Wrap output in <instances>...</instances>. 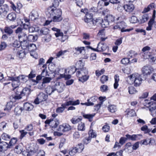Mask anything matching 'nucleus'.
<instances>
[{
	"mask_svg": "<svg viewBox=\"0 0 156 156\" xmlns=\"http://www.w3.org/2000/svg\"><path fill=\"white\" fill-rule=\"evenodd\" d=\"M62 11L60 9H57L53 7H49L46 12V14L48 17H52L54 22L61 21L62 18Z\"/></svg>",
	"mask_w": 156,
	"mask_h": 156,
	"instance_id": "f257e3e1",
	"label": "nucleus"
},
{
	"mask_svg": "<svg viewBox=\"0 0 156 156\" xmlns=\"http://www.w3.org/2000/svg\"><path fill=\"white\" fill-rule=\"evenodd\" d=\"M88 72L86 68H84L81 70L77 71L76 74L79 77V80L83 83L87 81L89 78V76L88 75Z\"/></svg>",
	"mask_w": 156,
	"mask_h": 156,
	"instance_id": "f03ea898",
	"label": "nucleus"
},
{
	"mask_svg": "<svg viewBox=\"0 0 156 156\" xmlns=\"http://www.w3.org/2000/svg\"><path fill=\"white\" fill-rule=\"evenodd\" d=\"M16 34H17L18 37L20 41L27 40V36L24 30L21 27H18L15 30Z\"/></svg>",
	"mask_w": 156,
	"mask_h": 156,
	"instance_id": "7ed1b4c3",
	"label": "nucleus"
},
{
	"mask_svg": "<svg viewBox=\"0 0 156 156\" xmlns=\"http://www.w3.org/2000/svg\"><path fill=\"white\" fill-rule=\"evenodd\" d=\"M129 80L134 83L135 87L139 86L141 83L142 78L138 75L133 74L129 76Z\"/></svg>",
	"mask_w": 156,
	"mask_h": 156,
	"instance_id": "20e7f679",
	"label": "nucleus"
},
{
	"mask_svg": "<svg viewBox=\"0 0 156 156\" xmlns=\"http://www.w3.org/2000/svg\"><path fill=\"white\" fill-rule=\"evenodd\" d=\"M126 27V23L123 21H121L117 23L116 25L114 26L113 29L120 30L121 32H128L131 30L130 29H125Z\"/></svg>",
	"mask_w": 156,
	"mask_h": 156,
	"instance_id": "39448f33",
	"label": "nucleus"
},
{
	"mask_svg": "<svg viewBox=\"0 0 156 156\" xmlns=\"http://www.w3.org/2000/svg\"><path fill=\"white\" fill-rule=\"evenodd\" d=\"M8 77V80L12 81V85L13 90L19 87L20 85V81L19 79V77L9 76Z\"/></svg>",
	"mask_w": 156,
	"mask_h": 156,
	"instance_id": "423d86ee",
	"label": "nucleus"
},
{
	"mask_svg": "<svg viewBox=\"0 0 156 156\" xmlns=\"http://www.w3.org/2000/svg\"><path fill=\"white\" fill-rule=\"evenodd\" d=\"M87 48L91 49L94 51L97 52L103 51L108 48V47L106 44L99 43L98 44L97 48H94L90 46H87Z\"/></svg>",
	"mask_w": 156,
	"mask_h": 156,
	"instance_id": "0eeeda50",
	"label": "nucleus"
},
{
	"mask_svg": "<svg viewBox=\"0 0 156 156\" xmlns=\"http://www.w3.org/2000/svg\"><path fill=\"white\" fill-rule=\"evenodd\" d=\"M129 2L128 3L124 5L123 7L125 12L130 13L134 10L135 7L134 5L131 3L133 1H129Z\"/></svg>",
	"mask_w": 156,
	"mask_h": 156,
	"instance_id": "6e6552de",
	"label": "nucleus"
},
{
	"mask_svg": "<svg viewBox=\"0 0 156 156\" xmlns=\"http://www.w3.org/2000/svg\"><path fill=\"white\" fill-rule=\"evenodd\" d=\"M9 11V7L7 5L5 4L3 5L0 8V16L4 18L6 15Z\"/></svg>",
	"mask_w": 156,
	"mask_h": 156,
	"instance_id": "1a4fd4ad",
	"label": "nucleus"
},
{
	"mask_svg": "<svg viewBox=\"0 0 156 156\" xmlns=\"http://www.w3.org/2000/svg\"><path fill=\"white\" fill-rule=\"evenodd\" d=\"M71 129V126L68 124L64 123L60 125L57 130L58 131L65 132L68 131Z\"/></svg>",
	"mask_w": 156,
	"mask_h": 156,
	"instance_id": "9d476101",
	"label": "nucleus"
},
{
	"mask_svg": "<svg viewBox=\"0 0 156 156\" xmlns=\"http://www.w3.org/2000/svg\"><path fill=\"white\" fill-rule=\"evenodd\" d=\"M46 124H50L52 128H55L59 124V120L57 119H55L54 120L49 119L46 120L45 121Z\"/></svg>",
	"mask_w": 156,
	"mask_h": 156,
	"instance_id": "9b49d317",
	"label": "nucleus"
},
{
	"mask_svg": "<svg viewBox=\"0 0 156 156\" xmlns=\"http://www.w3.org/2000/svg\"><path fill=\"white\" fill-rule=\"evenodd\" d=\"M29 18L31 20L35 21L39 18L38 13L37 11L33 10L30 13Z\"/></svg>",
	"mask_w": 156,
	"mask_h": 156,
	"instance_id": "f8f14e48",
	"label": "nucleus"
},
{
	"mask_svg": "<svg viewBox=\"0 0 156 156\" xmlns=\"http://www.w3.org/2000/svg\"><path fill=\"white\" fill-rule=\"evenodd\" d=\"M17 26L16 25H12L10 26H6L5 27L4 31L5 32L9 35H10L13 33L12 29L16 27Z\"/></svg>",
	"mask_w": 156,
	"mask_h": 156,
	"instance_id": "ddd939ff",
	"label": "nucleus"
},
{
	"mask_svg": "<svg viewBox=\"0 0 156 156\" xmlns=\"http://www.w3.org/2000/svg\"><path fill=\"white\" fill-rule=\"evenodd\" d=\"M10 148L9 144L6 142L1 141L0 142V151H6Z\"/></svg>",
	"mask_w": 156,
	"mask_h": 156,
	"instance_id": "4468645a",
	"label": "nucleus"
},
{
	"mask_svg": "<svg viewBox=\"0 0 156 156\" xmlns=\"http://www.w3.org/2000/svg\"><path fill=\"white\" fill-rule=\"evenodd\" d=\"M152 69L150 67L144 66L142 69V72L144 75H150L151 73Z\"/></svg>",
	"mask_w": 156,
	"mask_h": 156,
	"instance_id": "2eb2a0df",
	"label": "nucleus"
},
{
	"mask_svg": "<svg viewBox=\"0 0 156 156\" xmlns=\"http://www.w3.org/2000/svg\"><path fill=\"white\" fill-rule=\"evenodd\" d=\"M125 112L128 117H132L136 115L135 112L133 109H127Z\"/></svg>",
	"mask_w": 156,
	"mask_h": 156,
	"instance_id": "dca6fc26",
	"label": "nucleus"
},
{
	"mask_svg": "<svg viewBox=\"0 0 156 156\" xmlns=\"http://www.w3.org/2000/svg\"><path fill=\"white\" fill-rule=\"evenodd\" d=\"M21 43L19 41H15L12 44V46L14 48L13 49L14 51L19 50L20 49H21L20 46Z\"/></svg>",
	"mask_w": 156,
	"mask_h": 156,
	"instance_id": "f3484780",
	"label": "nucleus"
},
{
	"mask_svg": "<svg viewBox=\"0 0 156 156\" xmlns=\"http://www.w3.org/2000/svg\"><path fill=\"white\" fill-rule=\"evenodd\" d=\"M34 106L30 103L28 102L25 103L23 105V109L27 111H30L34 108Z\"/></svg>",
	"mask_w": 156,
	"mask_h": 156,
	"instance_id": "a211bd4d",
	"label": "nucleus"
},
{
	"mask_svg": "<svg viewBox=\"0 0 156 156\" xmlns=\"http://www.w3.org/2000/svg\"><path fill=\"white\" fill-rule=\"evenodd\" d=\"M98 99V97L96 96H94L90 97L89 99L87 100L88 103L90 104V106L94 105Z\"/></svg>",
	"mask_w": 156,
	"mask_h": 156,
	"instance_id": "6ab92c4d",
	"label": "nucleus"
},
{
	"mask_svg": "<svg viewBox=\"0 0 156 156\" xmlns=\"http://www.w3.org/2000/svg\"><path fill=\"white\" fill-rule=\"evenodd\" d=\"M77 69L76 67L74 66H72L68 67L67 69H65V72H66L68 71V73L70 74H74L76 71Z\"/></svg>",
	"mask_w": 156,
	"mask_h": 156,
	"instance_id": "aec40b11",
	"label": "nucleus"
},
{
	"mask_svg": "<svg viewBox=\"0 0 156 156\" xmlns=\"http://www.w3.org/2000/svg\"><path fill=\"white\" fill-rule=\"evenodd\" d=\"M93 14L92 13H87L85 16L83 20L85 22L94 20V19H93Z\"/></svg>",
	"mask_w": 156,
	"mask_h": 156,
	"instance_id": "412c9836",
	"label": "nucleus"
},
{
	"mask_svg": "<svg viewBox=\"0 0 156 156\" xmlns=\"http://www.w3.org/2000/svg\"><path fill=\"white\" fill-rule=\"evenodd\" d=\"M37 96L41 102L45 101L48 98V95L42 92L40 93Z\"/></svg>",
	"mask_w": 156,
	"mask_h": 156,
	"instance_id": "4be33fe9",
	"label": "nucleus"
},
{
	"mask_svg": "<svg viewBox=\"0 0 156 156\" xmlns=\"http://www.w3.org/2000/svg\"><path fill=\"white\" fill-rule=\"evenodd\" d=\"M20 43H21V49L22 48L23 50H24L27 48H28V47L29 46V44L28 42L27 41V40H23L22 41H21Z\"/></svg>",
	"mask_w": 156,
	"mask_h": 156,
	"instance_id": "5701e85b",
	"label": "nucleus"
},
{
	"mask_svg": "<svg viewBox=\"0 0 156 156\" xmlns=\"http://www.w3.org/2000/svg\"><path fill=\"white\" fill-rule=\"evenodd\" d=\"M16 51L17 53L16 55L19 58H23L24 57L26 54L25 51L24 50H20Z\"/></svg>",
	"mask_w": 156,
	"mask_h": 156,
	"instance_id": "b1692460",
	"label": "nucleus"
},
{
	"mask_svg": "<svg viewBox=\"0 0 156 156\" xmlns=\"http://www.w3.org/2000/svg\"><path fill=\"white\" fill-rule=\"evenodd\" d=\"M37 39V36L36 35H34L32 34L29 35L27 36V39L29 41L31 42H34L36 41Z\"/></svg>",
	"mask_w": 156,
	"mask_h": 156,
	"instance_id": "393cba45",
	"label": "nucleus"
},
{
	"mask_svg": "<svg viewBox=\"0 0 156 156\" xmlns=\"http://www.w3.org/2000/svg\"><path fill=\"white\" fill-rule=\"evenodd\" d=\"M7 18L9 21H13L16 18V15L14 13L12 12L9 13L7 16Z\"/></svg>",
	"mask_w": 156,
	"mask_h": 156,
	"instance_id": "a878e982",
	"label": "nucleus"
},
{
	"mask_svg": "<svg viewBox=\"0 0 156 156\" xmlns=\"http://www.w3.org/2000/svg\"><path fill=\"white\" fill-rule=\"evenodd\" d=\"M84 65V63L83 62L82 60H80L77 61L76 64V66L78 68L79 70H81L84 68H86L83 67Z\"/></svg>",
	"mask_w": 156,
	"mask_h": 156,
	"instance_id": "bb28decb",
	"label": "nucleus"
},
{
	"mask_svg": "<svg viewBox=\"0 0 156 156\" xmlns=\"http://www.w3.org/2000/svg\"><path fill=\"white\" fill-rule=\"evenodd\" d=\"M30 88L25 87L23 90L22 91H20V92L23 96L25 95L27 96L30 94Z\"/></svg>",
	"mask_w": 156,
	"mask_h": 156,
	"instance_id": "cd10ccee",
	"label": "nucleus"
},
{
	"mask_svg": "<svg viewBox=\"0 0 156 156\" xmlns=\"http://www.w3.org/2000/svg\"><path fill=\"white\" fill-rule=\"evenodd\" d=\"M56 89L54 87L50 86H48L45 89L46 92L49 95H50L53 92L55 91Z\"/></svg>",
	"mask_w": 156,
	"mask_h": 156,
	"instance_id": "c85d7f7f",
	"label": "nucleus"
},
{
	"mask_svg": "<svg viewBox=\"0 0 156 156\" xmlns=\"http://www.w3.org/2000/svg\"><path fill=\"white\" fill-rule=\"evenodd\" d=\"M49 30L48 29L45 27L43 28L40 30L38 31V32L39 34L40 35H46L47 34H49L48 33V31Z\"/></svg>",
	"mask_w": 156,
	"mask_h": 156,
	"instance_id": "c756f323",
	"label": "nucleus"
},
{
	"mask_svg": "<svg viewBox=\"0 0 156 156\" xmlns=\"http://www.w3.org/2000/svg\"><path fill=\"white\" fill-rule=\"evenodd\" d=\"M139 135H130L129 134H126V136L128 139L131 140H135L139 139L138 137Z\"/></svg>",
	"mask_w": 156,
	"mask_h": 156,
	"instance_id": "7c9ffc66",
	"label": "nucleus"
},
{
	"mask_svg": "<svg viewBox=\"0 0 156 156\" xmlns=\"http://www.w3.org/2000/svg\"><path fill=\"white\" fill-rule=\"evenodd\" d=\"M155 5V4L154 3H151L147 8H144L143 12L144 13H146L149 11L151 9L154 8Z\"/></svg>",
	"mask_w": 156,
	"mask_h": 156,
	"instance_id": "2f4dec72",
	"label": "nucleus"
},
{
	"mask_svg": "<svg viewBox=\"0 0 156 156\" xmlns=\"http://www.w3.org/2000/svg\"><path fill=\"white\" fill-rule=\"evenodd\" d=\"M115 83L114 84V87L115 89L117 88L119 86L118 82L119 80V76L118 74L115 75L114 76Z\"/></svg>",
	"mask_w": 156,
	"mask_h": 156,
	"instance_id": "473e14b6",
	"label": "nucleus"
},
{
	"mask_svg": "<svg viewBox=\"0 0 156 156\" xmlns=\"http://www.w3.org/2000/svg\"><path fill=\"white\" fill-rule=\"evenodd\" d=\"M37 49V48L36 45L33 43L30 44L28 48V51L31 52L36 51Z\"/></svg>",
	"mask_w": 156,
	"mask_h": 156,
	"instance_id": "72a5a7b5",
	"label": "nucleus"
},
{
	"mask_svg": "<svg viewBox=\"0 0 156 156\" xmlns=\"http://www.w3.org/2000/svg\"><path fill=\"white\" fill-rule=\"evenodd\" d=\"M85 22L87 23V27L89 28L90 29L94 28V27L95 26V25L94 20Z\"/></svg>",
	"mask_w": 156,
	"mask_h": 156,
	"instance_id": "f704fd0d",
	"label": "nucleus"
},
{
	"mask_svg": "<svg viewBox=\"0 0 156 156\" xmlns=\"http://www.w3.org/2000/svg\"><path fill=\"white\" fill-rule=\"evenodd\" d=\"M149 19V17L148 15L147 14H145L143 15L141 18L140 19V23H143L147 21Z\"/></svg>",
	"mask_w": 156,
	"mask_h": 156,
	"instance_id": "c9c22d12",
	"label": "nucleus"
},
{
	"mask_svg": "<svg viewBox=\"0 0 156 156\" xmlns=\"http://www.w3.org/2000/svg\"><path fill=\"white\" fill-rule=\"evenodd\" d=\"M108 110L112 113L115 112L117 110L116 106L114 105H109L108 107Z\"/></svg>",
	"mask_w": 156,
	"mask_h": 156,
	"instance_id": "e433bc0d",
	"label": "nucleus"
},
{
	"mask_svg": "<svg viewBox=\"0 0 156 156\" xmlns=\"http://www.w3.org/2000/svg\"><path fill=\"white\" fill-rule=\"evenodd\" d=\"M1 137L5 140H9L11 138L10 135L5 133H3L1 135Z\"/></svg>",
	"mask_w": 156,
	"mask_h": 156,
	"instance_id": "4c0bfd02",
	"label": "nucleus"
},
{
	"mask_svg": "<svg viewBox=\"0 0 156 156\" xmlns=\"http://www.w3.org/2000/svg\"><path fill=\"white\" fill-rule=\"evenodd\" d=\"M95 115V113L92 114H83V116L84 118L88 119L91 122L92 121V119Z\"/></svg>",
	"mask_w": 156,
	"mask_h": 156,
	"instance_id": "58836bf2",
	"label": "nucleus"
},
{
	"mask_svg": "<svg viewBox=\"0 0 156 156\" xmlns=\"http://www.w3.org/2000/svg\"><path fill=\"white\" fill-rule=\"evenodd\" d=\"M79 130L84 131L85 129V126L84 123L81 122L79 123L77 126Z\"/></svg>",
	"mask_w": 156,
	"mask_h": 156,
	"instance_id": "ea45409f",
	"label": "nucleus"
},
{
	"mask_svg": "<svg viewBox=\"0 0 156 156\" xmlns=\"http://www.w3.org/2000/svg\"><path fill=\"white\" fill-rule=\"evenodd\" d=\"M15 93L16 95L12 96V98H14V100H15L21 99L23 96L20 92H18V91H17L15 92Z\"/></svg>",
	"mask_w": 156,
	"mask_h": 156,
	"instance_id": "a19ab883",
	"label": "nucleus"
},
{
	"mask_svg": "<svg viewBox=\"0 0 156 156\" xmlns=\"http://www.w3.org/2000/svg\"><path fill=\"white\" fill-rule=\"evenodd\" d=\"M23 109L22 107L20 106H17L14 109V112L16 115H19L21 114Z\"/></svg>",
	"mask_w": 156,
	"mask_h": 156,
	"instance_id": "79ce46f5",
	"label": "nucleus"
},
{
	"mask_svg": "<svg viewBox=\"0 0 156 156\" xmlns=\"http://www.w3.org/2000/svg\"><path fill=\"white\" fill-rule=\"evenodd\" d=\"M109 22L106 20L105 18L103 20L102 19V21L101 23V27L103 28H106L108 27L109 25Z\"/></svg>",
	"mask_w": 156,
	"mask_h": 156,
	"instance_id": "37998d69",
	"label": "nucleus"
},
{
	"mask_svg": "<svg viewBox=\"0 0 156 156\" xmlns=\"http://www.w3.org/2000/svg\"><path fill=\"white\" fill-rule=\"evenodd\" d=\"M19 132L20 134L19 137L20 139L22 140L27 133L28 132L24 129H22L19 131Z\"/></svg>",
	"mask_w": 156,
	"mask_h": 156,
	"instance_id": "c03bdc74",
	"label": "nucleus"
},
{
	"mask_svg": "<svg viewBox=\"0 0 156 156\" xmlns=\"http://www.w3.org/2000/svg\"><path fill=\"white\" fill-rule=\"evenodd\" d=\"M109 23L112 22L114 20V17L112 15L110 14L107 15L105 18Z\"/></svg>",
	"mask_w": 156,
	"mask_h": 156,
	"instance_id": "a18cd8bd",
	"label": "nucleus"
},
{
	"mask_svg": "<svg viewBox=\"0 0 156 156\" xmlns=\"http://www.w3.org/2000/svg\"><path fill=\"white\" fill-rule=\"evenodd\" d=\"M148 104L149 105V110L156 108V102L154 101L150 102L148 103Z\"/></svg>",
	"mask_w": 156,
	"mask_h": 156,
	"instance_id": "49530a36",
	"label": "nucleus"
},
{
	"mask_svg": "<svg viewBox=\"0 0 156 156\" xmlns=\"http://www.w3.org/2000/svg\"><path fill=\"white\" fill-rule=\"evenodd\" d=\"M82 119V118L81 117L77 118L75 117L73 118L72 119H71L70 121L72 123L75 124L80 121Z\"/></svg>",
	"mask_w": 156,
	"mask_h": 156,
	"instance_id": "de8ad7c7",
	"label": "nucleus"
},
{
	"mask_svg": "<svg viewBox=\"0 0 156 156\" xmlns=\"http://www.w3.org/2000/svg\"><path fill=\"white\" fill-rule=\"evenodd\" d=\"M130 58H124L121 60V63L125 65H127L130 62Z\"/></svg>",
	"mask_w": 156,
	"mask_h": 156,
	"instance_id": "09e8293b",
	"label": "nucleus"
},
{
	"mask_svg": "<svg viewBox=\"0 0 156 156\" xmlns=\"http://www.w3.org/2000/svg\"><path fill=\"white\" fill-rule=\"evenodd\" d=\"M63 104L61 105V107L58 108L56 109V112L57 113H62L63 112L65 108H66L65 106L63 105Z\"/></svg>",
	"mask_w": 156,
	"mask_h": 156,
	"instance_id": "8fccbe9b",
	"label": "nucleus"
},
{
	"mask_svg": "<svg viewBox=\"0 0 156 156\" xmlns=\"http://www.w3.org/2000/svg\"><path fill=\"white\" fill-rule=\"evenodd\" d=\"M128 92L130 94H133L137 92L136 89L133 86H130L128 87Z\"/></svg>",
	"mask_w": 156,
	"mask_h": 156,
	"instance_id": "3c124183",
	"label": "nucleus"
},
{
	"mask_svg": "<svg viewBox=\"0 0 156 156\" xmlns=\"http://www.w3.org/2000/svg\"><path fill=\"white\" fill-rule=\"evenodd\" d=\"M76 147L77 148L79 153L81 152L84 148V145L81 143L78 144Z\"/></svg>",
	"mask_w": 156,
	"mask_h": 156,
	"instance_id": "603ef678",
	"label": "nucleus"
},
{
	"mask_svg": "<svg viewBox=\"0 0 156 156\" xmlns=\"http://www.w3.org/2000/svg\"><path fill=\"white\" fill-rule=\"evenodd\" d=\"M14 151L17 154H20L22 152L23 149L21 146L17 145L15 147Z\"/></svg>",
	"mask_w": 156,
	"mask_h": 156,
	"instance_id": "864d4df0",
	"label": "nucleus"
},
{
	"mask_svg": "<svg viewBox=\"0 0 156 156\" xmlns=\"http://www.w3.org/2000/svg\"><path fill=\"white\" fill-rule=\"evenodd\" d=\"M10 141L8 144L10 148L11 146L15 145L16 143L17 140L16 138H13L12 139H10Z\"/></svg>",
	"mask_w": 156,
	"mask_h": 156,
	"instance_id": "5fc2aeb1",
	"label": "nucleus"
},
{
	"mask_svg": "<svg viewBox=\"0 0 156 156\" xmlns=\"http://www.w3.org/2000/svg\"><path fill=\"white\" fill-rule=\"evenodd\" d=\"M51 40V35L50 34H47L43 38V40L44 42H48L50 41Z\"/></svg>",
	"mask_w": 156,
	"mask_h": 156,
	"instance_id": "6e6d98bb",
	"label": "nucleus"
},
{
	"mask_svg": "<svg viewBox=\"0 0 156 156\" xmlns=\"http://www.w3.org/2000/svg\"><path fill=\"white\" fill-rule=\"evenodd\" d=\"M129 57V58H134L135 57L136 55H137L135 52L133 51H130L127 53Z\"/></svg>",
	"mask_w": 156,
	"mask_h": 156,
	"instance_id": "4d7b16f0",
	"label": "nucleus"
},
{
	"mask_svg": "<svg viewBox=\"0 0 156 156\" xmlns=\"http://www.w3.org/2000/svg\"><path fill=\"white\" fill-rule=\"evenodd\" d=\"M151 138L144 139L142 140L141 141V143L142 144L147 145L148 144H150L151 143Z\"/></svg>",
	"mask_w": 156,
	"mask_h": 156,
	"instance_id": "13d9d810",
	"label": "nucleus"
},
{
	"mask_svg": "<svg viewBox=\"0 0 156 156\" xmlns=\"http://www.w3.org/2000/svg\"><path fill=\"white\" fill-rule=\"evenodd\" d=\"M129 20L131 23H134L137 22L138 19L135 16H132L131 17L129 18Z\"/></svg>",
	"mask_w": 156,
	"mask_h": 156,
	"instance_id": "bf43d9fd",
	"label": "nucleus"
},
{
	"mask_svg": "<svg viewBox=\"0 0 156 156\" xmlns=\"http://www.w3.org/2000/svg\"><path fill=\"white\" fill-rule=\"evenodd\" d=\"M61 2V0H54L52 5L50 7H53L57 8L59 5V2Z\"/></svg>",
	"mask_w": 156,
	"mask_h": 156,
	"instance_id": "052dcab7",
	"label": "nucleus"
},
{
	"mask_svg": "<svg viewBox=\"0 0 156 156\" xmlns=\"http://www.w3.org/2000/svg\"><path fill=\"white\" fill-rule=\"evenodd\" d=\"M13 106V103L12 101H10L8 102L7 103L5 109H6L7 110H10L11 109Z\"/></svg>",
	"mask_w": 156,
	"mask_h": 156,
	"instance_id": "680f3d73",
	"label": "nucleus"
},
{
	"mask_svg": "<svg viewBox=\"0 0 156 156\" xmlns=\"http://www.w3.org/2000/svg\"><path fill=\"white\" fill-rule=\"evenodd\" d=\"M29 32H38L39 30L38 27H35L32 26L29 27L28 28Z\"/></svg>",
	"mask_w": 156,
	"mask_h": 156,
	"instance_id": "e2e57ef3",
	"label": "nucleus"
},
{
	"mask_svg": "<svg viewBox=\"0 0 156 156\" xmlns=\"http://www.w3.org/2000/svg\"><path fill=\"white\" fill-rule=\"evenodd\" d=\"M141 130L142 131H144L145 133H149L151 132V129L148 128V127L146 125L143 126L141 128Z\"/></svg>",
	"mask_w": 156,
	"mask_h": 156,
	"instance_id": "0e129e2a",
	"label": "nucleus"
},
{
	"mask_svg": "<svg viewBox=\"0 0 156 156\" xmlns=\"http://www.w3.org/2000/svg\"><path fill=\"white\" fill-rule=\"evenodd\" d=\"M78 153V151L77 148L76 147H73V149L70 151L69 152V154L72 156L74 155L76 153Z\"/></svg>",
	"mask_w": 156,
	"mask_h": 156,
	"instance_id": "69168bd1",
	"label": "nucleus"
},
{
	"mask_svg": "<svg viewBox=\"0 0 156 156\" xmlns=\"http://www.w3.org/2000/svg\"><path fill=\"white\" fill-rule=\"evenodd\" d=\"M89 136H88L91 139L92 138L96 137L97 134L93 132V130H90L88 133Z\"/></svg>",
	"mask_w": 156,
	"mask_h": 156,
	"instance_id": "338daca9",
	"label": "nucleus"
},
{
	"mask_svg": "<svg viewBox=\"0 0 156 156\" xmlns=\"http://www.w3.org/2000/svg\"><path fill=\"white\" fill-rule=\"evenodd\" d=\"M36 155V156H45V152L43 150H38L37 148Z\"/></svg>",
	"mask_w": 156,
	"mask_h": 156,
	"instance_id": "774afa93",
	"label": "nucleus"
}]
</instances>
